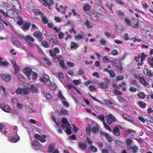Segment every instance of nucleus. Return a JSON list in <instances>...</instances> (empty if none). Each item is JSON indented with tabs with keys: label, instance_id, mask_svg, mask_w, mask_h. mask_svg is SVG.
I'll list each match as a JSON object with an SVG mask.
<instances>
[{
	"label": "nucleus",
	"instance_id": "23",
	"mask_svg": "<svg viewBox=\"0 0 153 153\" xmlns=\"http://www.w3.org/2000/svg\"><path fill=\"white\" fill-rule=\"evenodd\" d=\"M33 36L38 39H41L42 37V33L39 30L36 31L34 32Z\"/></svg>",
	"mask_w": 153,
	"mask_h": 153
},
{
	"label": "nucleus",
	"instance_id": "4",
	"mask_svg": "<svg viewBox=\"0 0 153 153\" xmlns=\"http://www.w3.org/2000/svg\"><path fill=\"white\" fill-rule=\"evenodd\" d=\"M0 76L1 79L6 82H9L11 80V75L7 74L2 73Z\"/></svg>",
	"mask_w": 153,
	"mask_h": 153
},
{
	"label": "nucleus",
	"instance_id": "39",
	"mask_svg": "<svg viewBox=\"0 0 153 153\" xmlns=\"http://www.w3.org/2000/svg\"><path fill=\"white\" fill-rule=\"evenodd\" d=\"M68 114V112L65 109L62 108L61 109V112L59 113V115L64 114L67 115Z\"/></svg>",
	"mask_w": 153,
	"mask_h": 153
},
{
	"label": "nucleus",
	"instance_id": "60",
	"mask_svg": "<svg viewBox=\"0 0 153 153\" xmlns=\"http://www.w3.org/2000/svg\"><path fill=\"white\" fill-rule=\"evenodd\" d=\"M58 75L59 78L63 79L64 78V74L62 72H59L58 74Z\"/></svg>",
	"mask_w": 153,
	"mask_h": 153
},
{
	"label": "nucleus",
	"instance_id": "24",
	"mask_svg": "<svg viewBox=\"0 0 153 153\" xmlns=\"http://www.w3.org/2000/svg\"><path fill=\"white\" fill-rule=\"evenodd\" d=\"M24 40L26 42H34L35 41L34 39L30 35H27L25 36L24 38Z\"/></svg>",
	"mask_w": 153,
	"mask_h": 153
},
{
	"label": "nucleus",
	"instance_id": "26",
	"mask_svg": "<svg viewBox=\"0 0 153 153\" xmlns=\"http://www.w3.org/2000/svg\"><path fill=\"white\" fill-rule=\"evenodd\" d=\"M94 9L96 11H97L99 14H100L101 13V11H102V10L103 9L100 5L97 4L95 6Z\"/></svg>",
	"mask_w": 153,
	"mask_h": 153
},
{
	"label": "nucleus",
	"instance_id": "15",
	"mask_svg": "<svg viewBox=\"0 0 153 153\" xmlns=\"http://www.w3.org/2000/svg\"><path fill=\"white\" fill-rule=\"evenodd\" d=\"M115 66L118 68V70L120 72H121L123 70V68L122 66V63L118 61H115L114 63Z\"/></svg>",
	"mask_w": 153,
	"mask_h": 153
},
{
	"label": "nucleus",
	"instance_id": "59",
	"mask_svg": "<svg viewBox=\"0 0 153 153\" xmlns=\"http://www.w3.org/2000/svg\"><path fill=\"white\" fill-rule=\"evenodd\" d=\"M100 42L101 44L104 46H105L107 44L104 38H101L100 40Z\"/></svg>",
	"mask_w": 153,
	"mask_h": 153
},
{
	"label": "nucleus",
	"instance_id": "45",
	"mask_svg": "<svg viewBox=\"0 0 153 153\" xmlns=\"http://www.w3.org/2000/svg\"><path fill=\"white\" fill-rule=\"evenodd\" d=\"M126 132L128 134H131L133 136L134 135V131L131 129H128L126 130Z\"/></svg>",
	"mask_w": 153,
	"mask_h": 153
},
{
	"label": "nucleus",
	"instance_id": "5",
	"mask_svg": "<svg viewBox=\"0 0 153 153\" xmlns=\"http://www.w3.org/2000/svg\"><path fill=\"white\" fill-rule=\"evenodd\" d=\"M32 146L36 150H42V146L38 141L36 140H33L32 143Z\"/></svg>",
	"mask_w": 153,
	"mask_h": 153
},
{
	"label": "nucleus",
	"instance_id": "54",
	"mask_svg": "<svg viewBox=\"0 0 153 153\" xmlns=\"http://www.w3.org/2000/svg\"><path fill=\"white\" fill-rule=\"evenodd\" d=\"M65 60H60L59 61V63L61 67L62 68H65V66L64 64Z\"/></svg>",
	"mask_w": 153,
	"mask_h": 153
},
{
	"label": "nucleus",
	"instance_id": "19",
	"mask_svg": "<svg viewBox=\"0 0 153 153\" xmlns=\"http://www.w3.org/2000/svg\"><path fill=\"white\" fill-rule=\"evenodd\" d=\"M91 19L95 21H97L100 19L99 15L95 13H93L91 16Z\"/></svg>",
	"mask_w": 153,
	"mask_h": 153
},
{
	"label": "nucleus",
	"instance_id": "25",
	"mask_svg": "<svg viewBox=\"0 0 153 153\" xmlns=\"http://www.w3.org/2000/svg\"><path fill=\"white\" fill-rule=\"evenodd\" d=\"M117 15L121 19H125V15L124 13L121 10H118L117 11Z\"/></svg>",
	"mask_w": 153,
	"mask_h": 153
},
{
	"label": "nucleus",
	"instance_id": "8",
	"mask_svg": "<svg viewBox=\"0 0 153 153\" xmlns=\"http://www.w3.org/2000/svg\"><path fill=\"white\" fill-rule=\"evenodd\" d=\"M120 128H121V127L120 126H116L115 128H114L113 129V134L116 136L121 137L120 136Z\"/></svg>",
	"mask_w": 153,
	"mask_h": 153
},
{
	"label": "nucleus",
	"instance_id": "28",
	"mask_svg": "<svg viewBox=\"0 0 153 153\" xmlns=\"http://www.w3.org/2000/svg\"><path fill=\"white\" fill-rule=\"evenodd\" d=\"M14 12V10L12 9H10L7 10V17H12L13 16Z\"/></svg>",
	"mask_w": 153,
	"mask_h": 153
},
{
	"label": "nucleus",
	"instance_id": "62",
	"mask_svg": "<svg viewBox=\"0 0 153 153\" xmlns=\"http://www.w3.org/2000/svg\"><path fill=\"white\" fill-rule=\"evenodd\" d=\"M83 38V35L81 34H79V35L76 36L75 39L79 40L82 39Z\"/></svg>",
	"mask_w": 153,
	"mask_h": 153
},
{
	"label": "nucleus",
	"instance_id": "40",
	"mask_svg": "<svg viewBox=\"0 0 153 153\" xmlns=\"http://www.w3.org/2000/svg\"><path fill=\"white\" fill-rule=\"evenodd\" d=\"M47 136L45 134L42 135L39 140L42 143H44L46 141L45 138H47Z\"/></svg>",
	"mask_w": 153,
	"mask_h": 153
},
{
	"label": "nucleus",
	"instance_id": "52",
	"mask_svg": "<svg viewBox=\"0 0 153 153\" xmlns=\"http://www.w3.org/2000/svg\"><path fill=\"white\" fill-rule=\"evenodd\" d=\"M105 137L106 139L109 142H111L113 140L112 137L108 134H107V136H106Z\"/></svg>",
	"mask_w": 153,
	"mask_h": 153
},
{
	"label": "nucleus",
	"instance_id": "63",
	"mask_svg": "<svg viewBox=\"0 0 153 153\" xmlns=\"http://www.w3.org/2000/svg\"><path fill=\"white\" fill-rule=\"evenodd\" d=\"M78 71V74L80 75H82L84 73V70L82 68H81L80 69H79Z\"/></svg>",
	"mask_w": 153,
	"mask_h": 153
},
{
	"label": "nucleus",
	"instance_id": "34",
	"mask_svg": "<svg viewBox=\"0 0 153 153\" xmlns=\"http://www.w3.org/2000/svg\"><path fill=\"white\" fill-rule=\"evenodd\" d=\"M19 140L18 136H13L10 139V141L13 143H16Z\"/></svg>",
	"mask_w": 153,
	"mask_h": 153
},
{
	"label": "nucleus",
	"instance_id": "48",
	"mask_svg": "<svg viewBox=\"0 0 153 153\" xmlns=\"http://www.w3.org/2000/svg\"><path fill=\"white\" fill-rule=\"evenodd\" d=\"M141 63H143V62L145 60V58L147 56V55L146 54H144V53H142L141 56Z\"/></svg>",
	"mask_w": 153,
	"mask_h": 153
},
{
	"label": "nucleus",
	"instance_id": "51",
	"mask_svg": "<svg viewBox=\"0 0 153 153\" xmlns=\"http://www.w3.org/2000/svg\"><path fill=\"white\" fill-rule=\"evenodd\" d=\"M104 102L107 105H112L113 104L112 102L108 100H104Z\"/></svg>",
	"mask_w": 153,
	"mask_h": 153
},
{
	"label": "nucleus",
	"instance_id": "30",
	"mask_svg": "<svg viewBox=\"0 0 153 153\" xmlns=\"http://www.w3.org/2000/svg\"><path fill=\"white\" fill-rule=\"evenodd\" d=\"M103 61L106 63H114V61L110 59L107 56H104L103 58Z\"/></svg>",
	"mask_w": 153,
	"mask_h": 153
},
{
	"label": "nucleus",
	"instance_id": "61",
	"mask_svg": "<svg viewBox=\"0 0 153 153\" xmlns=\"http://www.w3.org/2000/svg\"><path fill=\"white\" fill-rule=\"evenodd\" d=\"M89 90L92 91H97V88L93 85H90L89 87Z\"/></svg>",
	"mask_w": 153,
	"mask_h": 153
},
{
	"label": "nucleus",
	"instance_id": "18",
	"mask_svg": "<svg viewBox=\"0 0 153 153\" xmlns=\"http://www.w3.org/2000/svg\"><path fill=\"white\" fill-rule=\"evenodd\" d=\"M132 140L130 138H128L126 140V146L128 150L131 152Z\"/></svg>",
	"mask_w": 153,
	"mask_h": 153
},
{
	"label": "nucleus",
	"instance_id": "57",
	"mask_svg": "<svg viewBox=\"0 0 153 153\" xmlns=\"http://www.w3.org/2000/svg\"><path fill=\"white\" fill-rule=\"evenodd\" d=\"M97 118L102 122L105 121L104 116L103 115H99L97 117Z\"/></svg>",
	"mask_w": 153,
	"mask_h": 153
},
{
	"label": "nucleus",
	"instance_id": "1",
	"mask_svg": "<svg viewBox=\"0 0 153 153\" xmlns=\"http://www.w3.org/2000/svg\"><path fill=\"white\" fill-rule=\"evenodd\" d=\"M33 69L32 68L30 67L24 68L22 69L23 73L28 77L29 80H35L38 77V74L36 72L33 71Z\"/></svg>",
	"mask_w": 153,
	"mask_h": 153
},
{
	"label": "nucleus",
	"instance_id": "33",
	"mask_svg": "<svg viewBox=\"0 0 153 153\" xmlns=\"http://www.w3.org/2000/svg\"><path fill=\"white\" fill-rule=\"evenodd\" d=\"M13 44L15 45L16 47L19 48L22 46L21 42L17 39L14 40L13 41Z\"/></svg>",
	"mask_w": 153,
	"mask_h": 153
},
{
	"label": "nucleus",
	"instance_id": "7",
	"mask_svg": "<svg viewBox=\"0 0 153 153\" xmlns=\"http://www.w3.org/2000/svg\"><path fill=\"white\" fill-rule=\"evenodd\" d=\"M39 80L42 82L44 83L46 85L47 82L49 83L50 80V77L49 76L46 74H44L43 75V78H40Z\"/></svg>",
	"mask_w": 153,
	"mask_h": 153
},
{
	"label": "nucleus",
	"instance_id": "56",
	"mask_svg": "<svg viewBox=\"0 0 153 153\" xmlns=\"http://www.w3.org/2000/svg\"><path fill=\"white\" fill-rule=\"evenodd\" d=\"M78 47L77 44H76L74 42H71V48L72 49H76Z\"/></svg>",
	"mask_w": 153,
	"mask_h": 153
},
{
	"label": "nucleus",
	"instance_id": "43",
	"mask_svg": "<svg viewBox=\"0 0 153 153\" xmlns=\"http://www.w3.org/2000/svg\"><path fill=\"white\" fill-rule=\"evenodd\" d=\"M138 105L140 108H144L146 106V103L140 101L138 103Z\"/></svg>",
	"mask_w": 153,
	"mask_h": 153
},
{
	"label": "nucleus",
	"instance_id": "42",
	"mask_svg": "<svg viewBox=\"0 0 153 153\" xmlns=\"http://www.w3.org/2000/svg\"><path fill=\"white\" fill-rule=\"evenodd\" d=\"M86 140L87 143L89 145L91 146V145H92L93 143V141L92 139L87 137H86Z\"/></svg>",
	"mask_w": 153,
	"mask_h": 153
},
{
	"label": "nucleus",
	"instance_id": "14",
	"mask_svg": "<svg viewBox=\"0 0 153 153\" xmlns=\"http://www.w3.org/2000/svg\"><path fill=\"white\" fill-rule=\"evenodd\" d=\"M122 116L125 119L129 122H132L134 121L133 118L131 116L128 114L123 113L122 114Z\"/></svg>",
	"mask_w": 153,
	"mask_h": 153
},
{
	"label": "nucleus",
	"instance_id": "32",
	"mask_svg": "<svg viewBox=\"0 0 153 153\" xmlns=\"http://www.w3.org/2000/svg\"><path fill=\"white\" fill-rule=\"evenodd\" d=\"M83 24L87 26V28H91L93 26L92 24H91L88 20H86Z\"/></svg>",
	"mask_w": 153,
	"mask_h": 153
},
{
	"label": "nucleus",
	"instance_id": "20",
	"mask_svg": "<svg viewBox=\"0 0 153 153\" xmlns=\"http://www.w3.org/2000/svg\"><path fill=\"white\" fill-rule=\"evenodd\" d=\"M98 87L100 88H102L103 89H106L108 88V85H107V83L101 82H99L98 84Z\"/></svg>",
	"mask_w": 153,
	"mask_h": 153
},
{
	"label": "nucleus",
	"instance_id": "44",
	"mask_svg": "<svg viewBox=\"0 0 153 153\" xmlns=\"http://www.w3.org/2000/svg\"><path fill=\"white\" fill-rule=\"evenodd\" d=\"M148 64L151 67L153 68V57L150 59V57L148 58Z\"/></svg>",
	"mask_w": 153,
	"mask_h": 153
},
{
	"label": "nucleus",
	"instance_id": "53",
	"mask_svg": "<svg viewBox=\"0 0 153 153\" xmlns=\"http://www.w3.org/2000/svg\"><path fill=\"white\" fill-rule=\"evenodd\" d=\"M109 74L111 78H113L116 75L114 71L113 70H110L109 71Z\"/></svg>",
	"mask_w": 153,
	"mask_h": 153
},
{
	"label": "nucleus",
	"instance_id": "12",
	"mask_svg": "<svg viewBox=\"0 0 153 153\" xmlns=\"http://www.w3.org/2000/svg\"><path fill=\"white\" fill-rule=\"evenodd\" d=\"M143 72L145 75L149 77H153V72H151V71L148 68H144L143 70Z\"/></svg>",
	"mask_w": 153,
	"mask_h": 153
},
{
	"label": "nucleus",
	"instance_id": "9",
	"mask_svg": "<svg viewBox=\"0 0 153 153\" xmlns=\"http://www.w3.org/2000/svg\"><path fill=\"white\" fill-rule=\"evenodd\" d=\"M84 12L87 15H89L91 14V7L90 5L86 4L84 5L82 7Z\"/></svg>",
	"mask_w": 153,
	"mask_h": 153
},
{
	"label": "nucleus",
	"instance_id": "64",
	"mask_svg": "<svg viewBox=\"0 0 153 153\" xmlns=\"http://www.w3.org/2000/svg\"><path fill=\"white\" fill-rule=\"evenodd\" d=\"M123 78V77L122 75L117 76L116 77V80L117 81L122 80Z\"/></svg>",
	"mask_w": 153,
	"mask_h": 153
},
{
	"label": "nucleus",
	"instance_id": "16",
	"mask_svg": "<svg viewBox=\"0 0 153 153\" xmlns=\"http://www.w3.org/2000/svg\"><path fill=\"white\" fill-rule=\"evenodd\" d=\"M79 148L82 150H86L87 148V146L85 143L78 142Z\"/></svg>",
	"mask_w": 153,
	"mask_h": 153
},
{
	"label": "nucleus",
	"instance_id": "55",
	"mask_svg": "<svg viewBox=\"0 0 153 153\" xmlns=\"http://www.w3.org/2000/svg\"><path fill=\"white\" fill-rule=\"evenodd\" d=\"M90 149L91 151L94 152H96L97 151V149L94 146L91 145L90 146Z\"/></svg>",
	"mask_w": 153,
	"mask_h": 153
},
{
	"label": "nucleus",
	"instance_id": "27",
	"mask_svg": "<svg viewBox=\"0 0 153 153\" xmlns=\"http://www.w3.org/2000/svg\"><path fill=\"white\" fill-rule=\"evenodd\" d=\"M42 45L45 48H48L49 47V43L46 40H43L41 41Z\"/></svg>",
	"mask_w": 153,
	"mask_h": 153
},
{
	"label": "nucleus",
	"instance_id": "38",
	"mask_svg": "<svg viewBox=\"0 0 153 153\" xmlns=\"http://www.w3.org/2000/svg\"><path fill=\"white\" fill-rule=\"evenodd\" d=\"M18 79L22 82H24L25 81V78L22 75L19 74L17 75L16 76Z\"/></svg>",
	"mask_w": 153,
	"mask_h": 153
},
{
	"label": "nucleus",
	"instance_id": "50",
	"mask_svg": "<svg viewBox=\"0 0 153 153\" xmlns=\"http://www.w3.org/2000/svg\"><path fill=\"white\" fill-rule=\"evenodd\" d=\"M99 131V128L96 126L93 127L91 131L93 133L96 134L98 133Z\"/></svg>",
	"mask_w": 153,
	"mask_h": 153
},
{
	"label": "nucleus",
	"instance_id": "41",
	"mask_svg": "<svg viewBox=\"0 0 153 153\" xmlns=\"http://www.w3.org/2000/svg\"><path fill=\"white\" fill-rule=\"evenodd\" d=\"M137 96L139 97L140 98L144 99L145 98L146 95L144 93L141 92L138 93Z\"/></svg>",
	"mask_w": 153,
	"mask_h": 153
},
{
	"label": "nucleus",
	"instance_id": "10",
	"mask_svg": "<svg viewBox=\"0 0 153 153\" xmlns=\"http://www.w3.org/2000/svg\"><path fill=\"white\" fill-rule=\"evenodd\" d=\"M62 124L61 126L63 128H65L70 126V124L66 118H63L61 120Z\"/></svg>",
	"mask_w": 153,
	"mask_h": 153
},
{
	"label": "nucleus",
	"instance_id": "49",
	"mask_svg": "<svg viewBox=\"0 0 153 153\" xmlns=\"http://www.w3.org/2000/svg\"><path fill=\"white\" fill-rule=\"evenodd\" d=\"M30 90L32 92L36 93L37 92L36 87L34 86L33 85H30Z\"/></svg>",
	"mask_w": 153,
	"mask_h": 153
},
{
	"label": "nucleus",
	"instance_id": "2",
	"mask_svg": "<svg viewBox=\"0 0 153 153\" xmlns=\"http://www.w3.org/2000/svg\"><path fill=\"white\" fill-rule=\"evenodd\" d=\"M125 22L128 26L134 28H138L139 27V21L136 18H133L130 20L128 18L125 19Z\"/></svg>",
	"mask_w": 153,
	"mask_h": 153
},
{
	"label": "nucleus",
	"instance_id": "37",
	"mask_svg": "<svg viewBox=\"0 0 153 153\" xmlns=\"http://www.w3.org/2000/svg\"><path fill=\"white\" fill-rule=\"evenodd\" d=\"M55 147L53 144H50L48 149V152H52L54 149Z\"/></svg>",
	"mask_w": 153,
	"mask_h": 153
},
{
	"label": "nucleus",
	"instance_id": "46",
	"mask_svg": "<svg viewBox=\"0 0 153 153\" xmlns=\"http://www.w3.org/2000/svg\"><path fill=\"white\" fill-rule=\"evenodd\" d=\"M138 149L137 146H134L131 147V150L133 153H136Z\"/></svg>",
	"mask_w": 153,
	"mask_h": 153
},
{
	"label": "nucleus",
	"instance_id": "17",
	"mask_svg": "<svg viewBox=\"0 0 153 153\" xmlns=\"http://www.w3.org/2000/svg\"><path fill=\"white\" fill-rule=\"evenodd\" d=\"M1 108L2 110L8 113L10 112L11 111V109L9 105L5 104Z\"/></svg>",
	"mask_w": 153,
	"mask_h": 153
},
{
	"label": "nucleus",
	"instance_id": "3",
	"mask_svg": "<svg viewBox=\"0 0 153 153\" xmlns=\"http://www.w3.org/2000/svg\"><path fill=\"white\" fill-rule=\"evenodd\" d=\"M16 92L17 94L24 95L29 93V91L26 88L23 87L22 88L20 87H18L16 90Z\"/></svg>",
	"mask_w": 153,
	"mask_h": 153
},
{
	"label": "nucleus",
	"instance_id": "29",
	"mask_svg": "<svg viewBox=\"0 0 153 153\" xmlns=\"http://www.w3.org/2000/svg\"><path fill=\"white\" fill-rule=\"evenodd\" d=\"M19 67L20 66L18 65L14 66V67H13L14 70V73L15 74H17L19 72L20 70Z\"/></svg>",
	"mask_w": 153,
	"mask_h": 153
},
{
	"label": "nucleus",
	"instance_id": "13",
	"mask_svg": "<svg viewBox=\"0 0 153 153\" xmlns=\"http://www.w3.org/2000/svg\"><path fill=\"white\" fill-rule=\"evenodd\" d=\"M46 85L49 87L50 89L52 90H54L56 89V85H55L54 82H52L51 81L49 83L47 82Z\"/></svg>",
	"mask_w": 153,
	"mask_h": 153
},
{
	"label": "nucleus",
	"instance_id": "11",
	"mask_svg": "<svg viewBox=\"0 0 153 153\" xmlns=\"http://www.w3.org/2000/svg\"><path fill=\"white\" fill-rule=\"evenodd\" d=\"M12 3H14L13 4L15 9L17 10H20L21 9V7L20 3L17 0H12ZM12 4L13 3H12Z\"/></svg>",
	"mask_w": 153,
	"mask_h": 153
},
{
	"label": "nucleus",
	"instance_id": "35",
	"mask_svg": "<svg viewBox=\"0 0 153 153\" xmlns=\"http://www.w3.org/2000/svg\"><path fill=\"white\" fill-rule=\"evenodd\" d=\"M25 111L28 114L34 112V110L31 109L30 107L26 106L25 107Z\"/></svg>",
	"mask_w": 153,
	"mask_h": 153
},
{
	"label": "nucleus",
	"instance_id": "31",
	"mask_svg": "<svg viewBox=\"0 0 153 153\" xmlns=\"http://www.w3.org/2000/svg\"><path fill=\"white\" fill-rule=\"evenodd\" d=\"M41 21L44 24H46L48 22V20L45 17V15L44 14L41 16Z\"/></svg>",
	"mask_w": 153,
	"mask_h": 153
},
{
	"label": "nucleus",
	"instance_id": "6",
	"mask_svg": "<svg viewBox=\"0 0 153 153\" xmlns=\"http://www.w3.org/2000/svg\"><path fill=\"white\" fill-rule=\"evenodd\" d=\"M105 117L107 118V122L109 124H111L112 122H115L116 121V118L111 114L106 115Z\"/></svg>",
	"mask_w": 153,
	"mask_h": 153
},
{
	"label": "nucleus",
	"instance_id": "21",
	"mask_svg": "<svg viewBox=\"0 0 153 153\" xmlns=\"http://www.w3.org/2000/svg\"><path fill=\"white\" fill-rule=\"evenodd\" d=\"M138 78L139 79V81L143 84L145 87H146L148 84V83L146 82L145 79L142 76H139Z\"/></svg>",
	"mask_w": 153,
	"mask_h": 153
},
{
	"label": "nucleus",
	"instance_id": "58",
	"mask_svg": "<svg viewBox=\"0 0 153 153\" xmlns=\"http://www.w3.org/2000/svg\"><path fill=\"white\" fill-rule=\"evenodd\" d=\"M5 103L4 102V99L3 98H0V107H3Z\"/></svg>",
	"mask_w": 153,
	"mask_h": 153
},
{
	"label": "nucleus",
	"instance_id": "47",
	"mask_svg": "<svg viewBox=\"0 0 153 153\" xmlns=\"http://www.w3.org/2000/svg\"><path fill=\"white\" fill-rule=\"evenodd\" d=\"M33 13L35 15H40L42 16L43 14V12L39 10H38L36 11L33 12Z\"/></svg>",
	"mask_w": 153,
	"mask_h": 153
},
{
	"label": "nucleus",
	"instance_id": "22",
	"mask_svg": "<svg viewBox=\"0 0 153 153\" xmlns=\"http://www.w3.org/2000/svg\"><path fill=\"white\" fill-rule=\"evenodd\" d=\"M31 24L27 22H25L24 23L23 26L22 27V29L24 31H27L29 30L30 26Z\"/></svg>",
	"mask_w": 153,
	"mask_h": 153
},
{
	"label": "nucleus",
	"instance_id": "36",
	"mask_svg": "<svg viewBox=\"0 0 153 153\" xmlns=\"http://www.w3.org/2000/svg\"><path fill=\"white\" fill-rule=\"evenodd\" d=\"M67 87L69 88L70 90L72 88L78 91V90L75 86H74L71 83H68L67 85Z\"/></svg>",
	"mask_w": 153,
	"mask_h": 153
}]
</instances>
